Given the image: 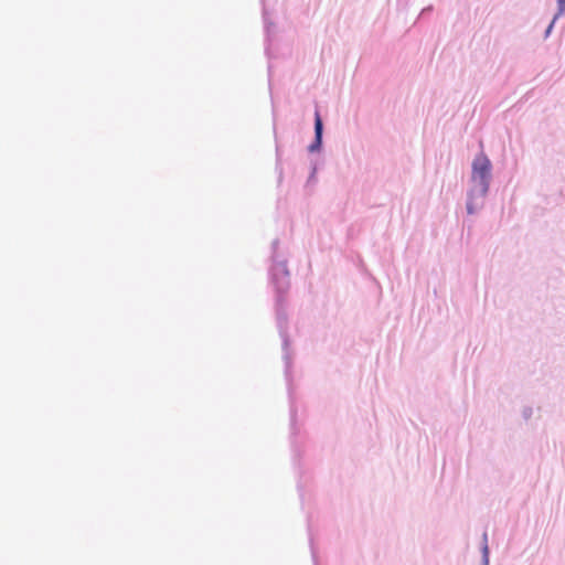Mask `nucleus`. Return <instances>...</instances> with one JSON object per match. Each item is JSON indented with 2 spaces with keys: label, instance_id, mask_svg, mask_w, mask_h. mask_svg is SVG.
I'll return each mask as SVG.
<instances>
[{
  "label": "nucleus",
  "instance_id": "nucleus-4",
  "mask_svg": "<svg viewBox=\"0 0 565 565\" xmlns=\"http://www.w3.org/2000/svg\"><path fill=\"white\" fill-rule=\"evenodd\" d=\"M468 212H469V213H471V212H472V210H471L470 205H468Z\"/></svg>",
  "mask_w": 565,
  "mask_h": 565
},
{
  "label": "nucleus",
  "instance_id": "nucleus-2",
  "mask_svg": "<svg viewBox=\"0 0 565 565\" xmlns=\"http://www.w3.org/2000/svg\"><path fill=\"white\" fill-rule=\"evenodd\" d=\"M315 132H316V140L310 146V151L317 150L321 145L322 120H321L319 111H316V114H315Z\"/></svg>",
  "mask_w": 565,
  "mask_h": 565
},
{
  "label": "nucleus",
  "instance_id": "nucleus-1",
  "mask_svg": "<svg viewBox=\"0 0 565 565\" xmlns=\"http://www.w3.org/2000/svg\"><path fill=\"white\" fill-rule=\"evenodd\" d=\"M491 173L490 160L484 156H478L472 162V182L473 191L484 195L488 191Z\"/></svg>",
  "mask_w": 565,
  "mask_h": 565
},
{
  "label": "nucleus",
  "instance_id": "nucleus-3",
  "mask_svg": "<svg viewBox=\"0 0 565 565\" xmlns=\"http://www.w3.org/2000/svg\"><path fill=\"white\" fill-rule=\"evenodd\" d=\"M557 6H558V13H557L556 17L562 15L563 13H565V0H558L557 1Z\"/></svg>",
  "mask_w": 565,
  "mask_h": 565
}]
</instances>
